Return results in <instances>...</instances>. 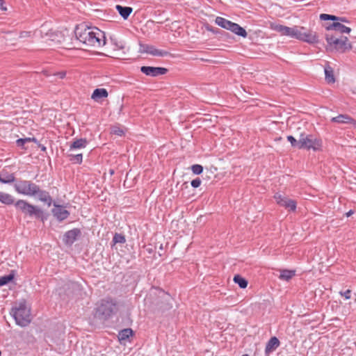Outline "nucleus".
Wrapping results in <instances>:
<instances>
[{"instance_id": "nucleus-50", "label": "nucleus", "mask_w": 356, "mask_h": 356, "mask_svg": "<svg viewBox=\"0 0 356 356\" xmlns=\"http://www.w3.org/2000/svg\"><path fill=\"white\" fill-rule=\"evenodd\" d=\"M242 356H249L248 354L243 355Z\"/></svg>"}, {"instance_id": "nucleus-9", "label": "nucleus", "mask_w": 356, "mask_h": 356, "mask_svg": "<svg viewBox=\"0 0 356 356\" xmlns=\"http://www.w3.org/2000/svg\"><path fill=\"white\" fill-rule=\"evenodd\" d=\"M277 203L281 207H284L289 211H294L296 209V202L293 200L289 199L287 197L280 194L276 193L274 196Z\"/></svg>"}, {"instance_id": "nucleus-7", "label": "nucleus", "mask_w": 356, "mask_h": 356, "mask_svg": "<svg viewBox=\"0 0 356 356\" xmlns=\"http://www.w3.org/2000/svg\"><path fill=\"white\" fill-rule=\"evenodd\" d=\"M14 187L18 193L24 195L33 196L38 192V186L30 181H19L15 184Z\"/></svg>"}, {"instance_id": "nucleus-38", "label": "nucleus", "mask_w": 356, "mask_h": 356, "mask_svg": "<svg viewBox=\"0 0 356 356\" xmlns=\"http://www.w3.org/2000/svg\"><path fill=\"white\" fill-rule=\"evenodd\" d=\"M111 133L117 136H122L124 134V131L119 127H113L111 128Z\"/></svg>"}, {"instance_id": "nucleus-2", "label": "nucleus", "mask_w": 356, "mask_h": 356, "mask_svg": "<svg viewBox=\"0 0 356 356\" xmlns=\"http://www.w3.org/2000/svg\"><path fill=\"white\" fill-rule=\"evenodd\" d=\"M270 29L280 33L282 35L289 36L307 43L314 44L318 42V35L316 32L308 30L303 26L288 27L271 23Z\"/></svg>"}, {"instance_id": "nucleus-43", "label": "nucleus", "mask_w": 356, "mask_h": 356, "mask_svg": "<svg viewBox=\"0 0 356 356\" xmlns=\"http://www.w3.org/2000/svg\"><path fill=\"white\" fill-rule=\"evenodd\" d=\"M30 35H31V32L23 31L20 33L19 37L20 38H26V37H29Z\"/></svg>"}, {"instance_id": "nucleus-21", "label": "nucleus", "mask_w": 356, "mask_h": 356, "mask_svg": "<svg viewBox=\"0 0 356 356\" xmlns=\"http://www.w3.org/2000/svg\"><path fill=\"white\" fill-rule=\"evenodd\" d=\"M331 121L337 123L350 124V122H353V118L348 115H339L332 118Z\"/></svg>"}, {"instance_id": "nucleus-47", "label": "nucleus", "mask_w": 356, "mask_h": 356, "mask_svg": "<svg viewBox=\"0 0 356 356\" xmlns=\"http://www.w3.org/2000/svg\"><path fill=\"white\" fill-rule=\"evenodd\" d=\"M354 213V211L353 210H350L349 211H348L347 213H346V217H349L351 215H353Z\"/></svg>"}, {"instance_id": "nucleus-11", "label": "nucleus", "mask_w": 356, "mask_h": 356, "mask_svg": "<svg viewBox=\"0 0 356 356\" xmlns=\"http://www.w3.org/2000/svg\"><path fill=\"white\" fill-rule=\"evenodd\" d=\"M140 71L147 76H156L165 74L167 72V69L159 67L143 66L140 68Z\"/></svg>"}, {"instance_id": "nucleus-17", "label": "nucleus", "mask_w": 356, "mask_h": 356, "mask_svg": "<svg viewBox=\"0 0 356 356\" xmlns=\"http://www.w3.org/2000/svg\"><path fill=\"white\" fill-rule=\"evenodd\" d=\"M80 232L77 229H74L67 232L65 234V242L72 244L79 234Z\"/></svg>"}, {"instance_id": "nucleus-42", "label": "nucleus", "mask_w": 356, "mask_h": 356, "mask_svg": "<svg viewBox=\"0 0 356 356\" xmlns=\"http://www.w3.org/2000/svg\"><path fill=\"white\" fill-rule=\"evenodd\" d=\"M54 75L58 76L60 79H63L66 75V72L64 71H62V72H58L56 74H54Z\"/></svg>"}, {"instance_id": "nucleus-41", "label": "nucleus", "mask_w": 356, "mask_h": 356, "mask_svg": "<svg viewBox=\"0 0 356 356\" xmlns=\"http://www.w3.org/2000/svg\"><path fill=\"white\" fill-rule=\"evenodd\" d=\"M201 184V180L200 178H196L191 181V186L193 188H197Z\"/></svg>"}, {"instance_id": "nucleus-26", "label": "nucleus", "mask_w": 356, "mask_h": 356, "mask_svg": "<svg viewBox=\"0 0 356 356\" xmlns=\"http://www.w3.org/2000/svg\"><path fill=\"white\" fill-rule=\"evenodd\" d=\"M15 199L14 197L6 193L0 192V202L5 204H12L14 203Z\"/></svg>"}, {"instance_id": "nucleus-49", "label": "nucleus", "mask_w": 356, "mask_h": 356, "mask_svg": "<svg viewBox=\"0 0 356 356\" xmlns=\"http://www.w3.org/2000/svg\"><path fill=\"white\" fill-rule=\"evenodd\" d=\"M42 150H45V149H46V148H45L44 147H43L42 148Z\"/></svg>"}, {"instance_id": "nucleus-36", "label": "nucleus", "mask_w": 356, "mask_h": 356, "mask_svg": "<svg viewBox=\"0 0 356 356\" xmlns=\"http://www.w3.org/2000/svg\"><path fill=\"white\" fill-rule=\"evenodd\" d=\"M287 140L290 142L291 146L299 149V139L297 140L293 136H288Z\"/></svg>"}, {"instance_id": "nucleus-6", "label": "nucleus", "mask_w": 356, "mask_h": 356, "mask_svg": "<svg viewBox=\"0 0 356 356\" xmlns=\"http://www.w3.org/2000/svg\"><path fill=\"white\" fill-rule=\"evenodd\" d=\"M115 307L113 300H103L97 306L95 315L101 319H106L114 312Z\"/></svg>"}, {"instance_id": "nucleus-4", "label": "nucleus", "mask_w": 356, "mask_h": 356, "mask_svg": "<svg viewBox=\"0 0 356 356\" xmlns=\"http://www.w3.org/2000/svg\"><path fill=\"white\" fill-rule=\"evenodd\" d=\"M327 42V49L329 51H336L343 53L352 48L351 44L348 42L347 37L337 38L331 35H326Z\"/></svg>"}, {"instance_id": "nucleus-31", "label": "nucleus", "mask_w": 356, "mask_h": 356, "mask_svg": "<svg viewBox=\"0 0 356 356\" xmlns=\"http://www.w3.org/2000/svg\"><path fill=\"white\" fill-rule=\"evenodd\" d=\"M14 278V274L11 273L8 275L0 277V286L8 284Z\"/></svg>"}, {"instance_id": "nucleus-39", "label": "nucleus", "mask_w": 356, "mask_h": 356, "mask_svg": "<svg viewBox=\"0 0 356 356\" xmlns=\"http://www.w3.org/2000/svg\"><path fill=\"white\" fill-rule=\"evenodd\" d=\"M31 140L35 141L36 140L35 138H20L17 140V144L19 146H24L26 143L30 142Z\"/></svg>"}, {"instance_id": "nucleus-1", "label": "nucleus", "mask_w": 356, "mask_h": 356, "mask_svg": "<svg viewBox=\"0 0 356 356\" xmlns=\"http://www.w3.org/2000/svg\"><path fill=\"white\" fill-rule=\"evenodd\" d=\"M74 34L76 40L86 47H100L106 44L104 32L96 27H90L84 24L76 26Z\"/></svg>"}, {"instance_id": "nucleus-40", "label": "nucleus", "mask_w": 356, "mask_h": 356, "mask_svg": "<svg viewBox=\"0 0 356 356\" xmlns=\"http://www.w3.org/2000/svg\"><path fill=\"white\" fill-rule=\"evenodd\" d=\"M350 293H351V290H350V289L346 290L345 292H342V291L339 292V294L341 296H343L346 300H348L350 298Z\"/></svg>"}, {"instance_id": "nucleus-12", "label": "nucleus", "mask_w": 356, "mask_h": 356, "mask_svg": "<svg viewBox=\"0 0 356 356\" xmlns=\"http://www.w3.org/2000/svg\"><path fill=\"white\" fill-rule=\"evenodd\" d=\"M52 213L59 221H62L66 219L70 213L63 207L60 205H54V208L52 209Z\"/></svg>"}, {"instance_id": "nucleus-23", "label": "nucleus", "mask_w": 356, "mask_h": 356, "mask_svg": "<svg viewBox=\"0 0 356 356\" xmlns=\"http://www.w3.org/2000/svg\"><path fill=\"white\" fill-rule=\"evenodd\" d=\"M108 92L105 88L95 89L92 95V99L98 100L99 99L107 97Z\"/></svg>"}, {"instance_id": "nucleus-29", "label": "nucleus", "mask_w": 356, "mask_h": 356, "mask_svg": "<svg viewBox=\"0 0 356 356\" xmlns=\"http://www.w3.org/2000/svg\"><path fill=\"white\" fill-rule=\"evenodd\" d=\"M133 331L130 328H127L121 330L119 333V340L120 341H124L129 338V337L132 336Z\"/></svg>"}, {"instance_id": "nucleus-13", "label": "nucleus", "mask_w": 356, "mask_h": 356, "mask_svg": "<svg viewBox=\"0 0 356 356\" xmlns=\"http://www.w3.org/2000/svg\"><path fill=\"white\" fill-rule=\"evenodd\" d=\"M280 345L279 339L276 337H273L267 342L265 348V354L266 356L275 351Z\"/></svg>"}, {"instance_id": "nucleus-35", "label": "nucleus", "mask_w": 356, "mask_h": 356, "mask_svg": "<svg viewBox=\"0 0 356 356\" xmlns=\"http://www.w3.org/2000/svg\"><path fill=\"white\" fill-rule=\"evenodd\" d=\"M191 170L194 174L200 175L202 172L203 168L201 165L195 164L192 165Z\"/></svg>"}, {"instance_id": "nucleus-10", "label": "nucleus", "mask_w": 356, "mask_h": 356, "mask_svg": "<svg viewBox=\"0 0 356 356\" xmlns=\"http://www.w3.org/2000/svg\"><path fill=\"white\" fill-rule=\"evenodd\" d=\"M140 52L146 53L154 56L161 57L165 56L168 54V52L166 51L160 50L155 48L154 46L147 44L140 45Z\"/></svg>"}, {"instance_id": "nucleus-30", "label": "nucleus", "mask_w": 356, "mask_h": 356, "mask_svg": "<svg viewBox=\"0 0 356 356\" xmlns=\"http://www.w3.org/2000/svg\"><path fill=\"white\" fill-rule=\"evenodd\" d=\"M234 282L238 284L241 289H245L248 286L247 280L238 275L234 277Z\"/></svg>"}, {"instance_id": "nucleus-18", "label": "nucleus", "mask_w": 356, "mask_h": 356, "mask_svg": "<svg viewBox=\"0 0 356 356\" xmlns=\"http://www.w3.org/2000/svg\"><path fill=\"white\" fill-rule=\"evenodd\" d=\"M88 141L85 138H80L74 140L70 147V150L72 151L77 149H83L86 147Z\"/></svg>"}, {"instance_id": "nucleus-45", "label": "nucleus", "mask_w": 356, "mask_h": 356, "mask_svg": "<svg viewBox=\"0 0 356 356\" xmlns=\"http://www.w3.org/2000/svg\"><path fill=\"white\" fill-rule=\"evenodd\" d=\"M337 22H339L342 24L344 22H348L347 19L345 17H338Z\"/></svg>"}, {"instance_id": "nucleus-22", "label": "nucleus", "mask_w": 356, "mask_h": 356, "mask_svg": "<svg viewBox=\"0 0 356 356\" xmlns=\"http://www.w3.org/2000/svg\"><path fill=\"white\" fill-rule=\"evenodd\" d=\"M49 40L51 42H54L57 44H63L65 45H67L66 38L64 37V35H62L61 33H51L50 34Z\"/></svg>"}, {"instance_id": "nucleus-34", "label": "nucleus", "mask_w": 356, "mask_h": 356, "mask_svg": "<svg viewBox=\"0 0 356 356\" xmlns=\"http://www.w3.org/2000/svg\"><path fill=\"white\" fill-rule=\"evenodd\" d=\"M320 19L321 20H332L334 22H337L338 17L328 14H321L320 15Z\"/></svg>"}, {"instance_id": "nucleus-32", "label": "nucleus", "mask_w": 356, "mask_h": 356, "mask_svg": "<svg viewBox=\"0 0 356 356\" xmlns=\"http://www.w3.org/2000/svg\"><path fill=\"white\" fill-rule=\"evenodd\" d=\"M70 161L75 163L80 164L82 162V154H70Z\"/></svg>"}, {"instance_id": "nucleus-5", "label": "nucleus", "mask_w": 356, "mask_h": 356, "mask_svg": "<svg viewBox=\"0 0 356 356\" xmlns=\"http://www.w3.org/2000/svg\"><path fill=\"white\" fill-rule=\"evenodd\" d=\"M322 147V140L312 134H301L299 138V149L319 151Z\"/></svg>"}, {"instance_id": "nucleus-27", "label": "nucleus", "mask_w": 356, "mask_h": 356, "mask_svg": "<svg viewBox=\"0 0 356 356\" xmlns=\"http://www.w3.org/2000/svg\"><path fill=\"white\" fill-rule=\"evenodd\" d=\"M295 275L294 270H282L279 276L280 279L288 281Z\"/></svg>"}, {"instance_id": "nucleus-16", "label": "nucleus", "mask_w": 356, "mask_h": 356, "mask_svg": "<svg viewBox=\"0 0 356 356\" xmlns=\"http://www.w3.org/2000/svg\"><path fill=\"white\" fill-rule=\"evenodd\" d=\"M228 30L243 38H245L247 36L246 31L237 24L232 22L230 24V27L229 28Z\"/></svg>"}, {"instance_id": "nucleus-37", "label": "nucleus", "mask_w": 356, "mask_h": 356, "mask_svg": "<svg viewBox=\"0 0 356 356\" xmlns=\"http://www.w3.org/2000/svg\"><path fill=\"white\" fill-rule=\"evenodd\" d=\"M111 41H112L113 45L115 46V48H114L115 50H119V49H124V44L121 41H118L117 40L113 39V38H111Z\"/></svg>"}, {"instance_id": "nucleus-33", "label": "nucleus", "mask_w": 356, "mask_h": 356, "mask_svg": "<svg viewBox=\"0 0 356 356\" xmlns=\"http://www.w3.org/2000/svg\"><path fill=\"white\" fill-rule=\"evenodd\" d=\"M124 236L121 234H115L113 238V242L114 244L116 243H124L125 242Z\"/></svg>"}, {"instance_id": "nucleus-46", "label": "nucleus", "mask_w": 356, "mask_h": 356, "mask_svg": "<svg viewBox=\"0 0 356 356\" xmlns=\"http://www.w3.org/2000/svg\"><path fill=\"white\" fill-rule=\"evenodd\" d=\"M44 31H47V27H46V26L43 25L41 26V29L40 30V32L41 34H42Z\"/></svg>"}, {"instance_id": "nucleus-48", "label": "nucleus", "mask_w": 356, "mask_h": 356, "mask_svg": "<svg viewBox=\"0 0 356 356\" xmlns=\"http://www.w3.org/2000/svg\"><path fill=\"white\" fill-rule=\"evenodd\" d=\"M350 124L355 129H356V121L355 120L353 119V122H351Z\"/></svg>"}, {"instance_id": "nucleus-8", "label": "nucleus", "mask_w": 356, "mask_h": 356, "mask_svg": "<svg viewBox=\"0 0 356 356\" xmlns=\"http://www.w3.org/2000/svg\"><path fill=\"white\" fill-rule=\"evenodd\" d=\"M15 207L17 209L21 211L23 213L29 216L34 215L38 218H40L42 214V211L39 208L29 204L23 200H17L15 204Z\"/></svg>"}, {"instance_id": "nucleus-3", "label": "nucleus", "mask_w": 356, "mask_h": 356, "mask_svg": "<svg viewBox=\"0 0 356 356\" xmlns=\"http://www.w3.org/2000/svg\"><path fill=\"white\" fill-rule=\"evenodd\" d=\"M11 314L16 323L22 327L26 326L31 322L30 308L22 300L12 309Z\"/></svg>"}, {"instance_id": "nucleus-24", "label": "nucleus", "mask_w": 356, "mask_h": 356, "mask_svg": "<svg viewBox=\"0 0 356 356\" xmlns=\"http://www.w3.org/2000/svg\"><path fill=\"white\" fill-rule=\"evenodd\" d=\"M36 195H38V197L40 201L47 203L49 205L51 204V198L48 194V193L40 190V188L38 187V192L36 193Z\"/></svg>"}, {"instance_id": "nucleus-20", "label": "nucleus", "mask_w": 356, "mask_h": 356, "mask_svg": "<svg viewBox=\"0 0 356 356\" xmlns=\"http://www.w3.org/2000/svg\"><path fill=\"white\" fill-rule=\"evenodd\" d=\"M325 79L328 83H334L335 78L334 76L333 69L330 65H326L324 68Z\"/></svg>"}, {"instance_id": "nucleus-19", "label": "nucleus", "mask_w": 356, "mask_h": 356, "mask_svg": "<svg viewBox=\"0 0 356 356\" xmlns=\"http://www.w3.org/2000/svg\"><path fill=\"white\" fill-rule=\"evenodd\" d=\"M115 8L124 19H127L133 11L132 8L123 7L120 5H117Z\"/></svg>"}, {"instance_id": "nucleus-14", "label": "nucleus", "mask_w": 356, "mask_h": 356, "mask_svg": "<svg viewBox=\"0 0 356 356\" xmlns=\"http://www.w3.org/2000/svg\"><path fill=\"white\" fill-rule=\"evenodd\" d=\"M161 298L163 300H161L159 302V309L161 310H168L172 307V300L170 296L168 294L165 293L163 291L160 292Z\"/></svg>"}, {"instance_id": "nucleus-44", "label": "nucleus", "mask_w": 356, "mask_h": 356, "mask_svg": "<svg viewBox=\"0 0 356 356\" xmlns=\"http://www.w3.org/2000/svg\"><path fill=\"white\" fill-rule=\"evenodd\" d=\"M0 9L1 10H6V7L4 6V0H0Z\"/></svg>"}, {"instance_id": "nucleus-28", "label": "nucleus", "mask_w": 356, "mask_h": 356, "mask_svg": "<svg viewBox=\"0 0 356 356\" xmlns=\"http://www.w3.org/2000/svg\"><path fill=\"white\" fill-rule=\"evenodd\" d=\"M215 22L218 26H220L224 29H226L227 30L230 27V24L232 23V22H230L223 17H217L216 18Z\"/></svg>"}, {"instance_id": "nucleus-15", "label": "nucleus", "mask_w": 356, "mask_h": 356, "mask_svg": "<svg viewBox=\"0 0 356 356\" xmlns=\"http://www.w3.org/2000/svg\"><path fill=\"white\" fill-rule=\"evenodd\" d=\"M328 30H334L341 33H349L351 29L345 26L339 22H334L330 26L327 28Z\"/></svg>"}, {"instance_id": "nucleus-25", "label": "nucleus", "mask_w": 356, "mask_h": 356, "mask_svg": "<svg viewBox=\"0 0 356 356\" xmlns=\"http://www.w3.org/2000/svg\"><path fill=\"white\" fill-rule=\"evenodd\" d=\"M15 181V176L6 172L0 173V182L3 184H9Z\"/></svg>"}]
</instances>
